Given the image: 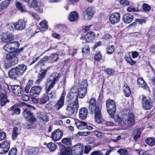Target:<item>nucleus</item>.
Listing matches in <instances>:
<instances>
[{"label": "nucleus", "mask_w": 155, "mask_h": 155, "mask_svg": "<svg viewBox=\"0 0 155 155\" xmlns=\"http://www.w3.org/2000/svg\"><path fill=\"white\" fill-rule=\"evenodd\" d=\"M17 153V149L13 148L11 149L8 153V155H16Z\"/></svg>", "instance_id": "obj_58"}, {"label": "nucleus", "mask_w": 155, "mask_h": 155, "mask_svg": "<svg viewBox=\"0 0 155 155\" xmlns=\"http://www.w3.org/2000/svg\"><path fill=\"white\" fill-rule=\"evenodd\" d=\"M95 34L93 31H90L84 36H81L80 39L83 41V43H87L93 40L95 38Z\"/></svg>", "instance_id": "obj_9"}, {"label": "nucleus", "mask_w": 155, "mask_h": 155, "mask_svg": "<svg viewBox=\"0 0 155 155\" xmlns=\"http://www.w3.org/2000/svg\"><path fill=\"white\" fill-rule=\"evenodd\" d=\"M40 25L41 27L45 29H47L48 28L47 22L46 20H43L40 23Z\"/></svg>", "instance_id": "obj_49"}, {"label": "nucleus", "mask_w": 155, "mask_h": 155, "mask_svg": "<svg viewBox=\"0 0 155 155\" xmlns=\"http://www.w3.org/2000/svg\"><path fill=\"white\" fill-rule=\"evenodd\" d=\"M10 148V142L8 141H4L1 143L0 148V154H4L7 153Z\"/></svg>", "instance_id": "obj_12"}, {"label": "nucleus", "mask_w": 155, "mask_h": 155, "mask_svg": "<svg viewBox=\"0 0 155 155\" xmlns=\"http://www.w3.org/2000/svg\"><path fill=\"white\" fill-rule=\"evenodd\" d=\"M95 13L94 8L92 7H88L86 10V12L83 15V19L85 20L91 19Z\"/></svg>", "instance_id": "obj_7"}, {"label": "nucleus", "mask_w": 155, "mask_h": 155, "mask_svg": "<svg viewBox=\"0 0 155 155\" xmlns=\"http://www.w3.org/2000/svg\"><path fill=\"white\" fill-rule=\"evenodd\" d=\"M120 15L119 13H113L109 16V21L111 24L115 25L120 21Z\"/></svg>", "instance_id": "obj_11"}, {"label": "nucleus", "mask_w": 155, "mask_h": 155, "mask_svg": "<svg viewBox=\"0 0 155 155\" xmlns=\"http://www.w3.org/2000/svg\"><path fill=\"white\" fill-rule=\"evenodd\" d=\"M117 152L119 153L120 155H126L127 151V150L124 149H121L117 151Z\"/></svg>", "instance_id": "obj_59"}, {"label": "nucleus", "mask_w": 155, "mask_h": 155, "mask_svg": "<svg viewBox=\"0 0 155 155\" xmlns=\"http://www.w3.org/2000/svg\"><path fill=\"white\" fill-rule=\"evenodd\" d=\"M23 115L24 117L29 122L32 123L36 121V119L32 113H31L29 109H24L23 112Z\"/></svg>", "instance_id": "obj_10"}, {"label": "nucleus", "mask_w": 155, "mask_h": 155, "mask_svg": "<svg viewBox=\"0 0 155 155\" xmlns=\"http://www.w3.org/2000/svg\"><path fill=\"white\" fill-rule=\"evenodd\" d=\"M75 124L78 128L80 130L86 128V127L87 126V123L81 120H77L76 121Z\"/></svg>", "instance_id": "obj_25"}, {"label": "nucleus", "mask_w": 155, "mask_h": 155, "mask_svg": "<svg viewBox=\"0 0 155 155\" xmlns=\"http://www.w3.org/2000/svg\"><path fill=\"white\" fill-rule=\"evenodd\" d=\"M60 76L59 74L56 73H52L50 77L48 79L46 84V93H48V96L51 98H52L55 95L54 92H52V91L48 93L50 90L52 89L56 83L58 81Z\"/></svg>", "instance_id": "obj_1"}, {"label": "nucleus", "mask_w": 155, "mask_h": 155, "mask_svg": "<svg viewBox=\"0 0 155 155\" xmlns=\"http://www.w3.org/2000/svg\"><path fill=\"white\" fill-rule=\"evenodd\" d=\"M111 117L114 118L115 122L119 123H121L122 121L121 118L117 115H116L114 116L113 115V117Z\"/></svg>", "instance_id": "obj_52"}, {"label": "nucleus", "mask_w": 155, "mask_h": 155, "mask_svg": "<svg viewBox=\"0 0 155 155\" xmlns=\"http://www.w3.org/2000/svg\"><path fill=\"white\" fill-rule=\"evenodd\" d=\"M78 95L76 96L78 100V97L80 98H83L84 97L87 92V90L78 89Z\"/></svg>", "instance_id": "obj_30"}, {"label": "nucleus", "mask_w": 155, "mask_h": 155, "mask_svg": "<svg viewBox=\"0 0 155 155\" xmlns=\"http://www.w3.org/2000/svg\"><path fill=\"white\" fill-rule=\"evenodd\" d=\"M82 52L83 55L84 57H86L87 55H88L90 52V48L88 46H86L82 50Z\"/></svg>", "instance_id": "obj_42"}, {"label": "nucleus", "mask_w": 155, "mask_h": 155, "mask_svg": "<svg viewBox=\"0 0 155 155\" xmlns=\"http://www.w3.org/2000/svg\"><path fill=\"white\" fill-rule=\"evenodd\" d=\"M78 91L77 87L76 86H73L70 89L69 93L67 95V98H68L70 100H72L76 96V92Z\"/></svg>", "instance_id": "obj_19"}, {"label": "nucleus", "mask_w": 155, "mask_h": 155, "mask_svg": "<svg viewBox=\"0 0 155 155\" xmlns=\"http://www.w3.org/2000/svg\"><path fill=\"white\" fill-rule=\"evenodd\" d=\"M79 108L78 100L70 103L67 108V112L69 115L74 114Z\"/></svg>", "instance_id": "obj_6"}, {"label": "nucleus", "mask_w": 155, "mask_h": 155, "mask_svg": "<svg viewBox=\"0 0 155 155\" xmlns=\"http://www.w3.org/2000/svg\"><path fill=\"white\" fill-rule=\"evenodd\" d=\"M19 43L18 41L12 42L7 43L4 46V49L8 52H14L19 47Z\"/></svg>", "instance_id": "obj_5"}, {"label": "nucleus", "mask_w": 155, "mask_h": 155, "mask_svg": "<svg viewBox=\"0 0 155 155\" xmlns=\"http://www.w3.org/2000/svg\"><path fill=\"white\" fill-rule=\"evenodd\" d=\"M49 56H45L43 58L42 60H40L38 62V64L40 65L41 64H43L44 62L48 61L49 62Z\"/></svg>", "instance_id": "obj_57"}, {"label": "nucleus", "mask_w": 155, "mask_h": 155, "mask_svg": "<svg viewBox=\"0 0 155 155\" xmlns=\"http://www.w3.org/2000/svg\"><path fill=\"white\" fill-rule=\"evenodd\" d=\"M62 135V132L59 129H57L52 133L51 138L53 141H58L61 138Z\"/></svg>", "instance_id": "obj_14"}, {"label": "nucleus", "mask_w": 155, "mask_h": 155, "mask_svg": "<svg viewBox=\"0 0 155 155\" xmlns=\"http://www.w3.org/2000/svg\"><path fill=\"white\" fill-rule=\"evenodd\" d=\"M127 12H137L138 10L137 8H134L132 6H129L127 8Z\"/></svg>", "instance_id": "obj_60"}, {"label": "nucleus", "mask_w": 155, "mask_h": 155, "mask_svg": "<svg viewBox=\"0 0 155 155\" xmlns=\"http://www.w3.org/2000/svg\"><path fill=\"white\" fill-rule=\"evenodd\" d=\"M14 39L13 35L12 33L8 32H5L3 33L1 37L2 41L5 42L11 41Z\"/></svg>", "instance_id": "obj_15"}, {"label": "nucleus", "mask_w": 155, "mask_h": 155, "mask_svg": "<svg viewBox=\"0 0 155 155\" xmlns=\"http://www.w3.org/2000/svg\"><path fill=\"white\" fill-rule=\"evenodd\" d=\"M120 3L123 6H127L129 5V2L127 0H120Z\"/></svg>", "instance_id": "obj_53"}, {"label": "nucleus", "mask_w": 155, "mask_h": 155, "mask_svg": "<svg viewBox=\"0 0 155 155\" xmlns=\"http://www.w3.org/2000/svg\"><path fill=\"white\" fill-rule=\"evenodd\" d=\"M46 73V71L45 70H42L40 71V72L38 74V79L36 81L37 83H39L44 78Z\"/></svg>", "instance_id": "obj_33"}, {"label": "nucleus", "mask_w": 155, "mask_h": 155, "mask_svg": "<svg viewBox=\"0 0 155 155\" xmlns=\"http://www.w3.org/2000/svg\"><path fill=\"white\" fill-rule=\"evenodd\" d=\"M11 88L13 93L15 95L20 96L22 95L23 90L20 86L18 85L11 86Z\"/></svg>", "instance_id": "obj_17"}, {"label": "nucleus", "mask_w": 155, "mask_h": 155, "mask_svg": "<svg viewBox=\"0 0 155 155\" xmlns=\"http://www.w3.org/2000/svg\"><path fill=\"white\" fill-rule=\"evenodd\" d=\"M97 101L94 98H91L89 102V109L93 112L94 111V117L95 121L99 123L101 122V110L98 106H96Z\"/></svg>", "instance_id": "obj_2"}, {"label": "nucleus", "mask_w": 155, "mask_h": 155, "mask_svg": "<svg viewBox=\"0 0 155 155\" xmlns=\"http://www.w3.org/2000/svg\"><path fill=\"white\" fill-rule=\"evenodd\" d=\"M130 54V52L127 54L125 56V58L127 62L129 63L131 65H133L135 64L136 61L132 59Z\"/></svg>", "instance_id": "obj_31"}, {"label": "nucleus", "mask_w": 155, "mask_h": 155, "mask_svg": "<svg viewBox=\"0 0 155 155\" xmlns=\"http://www.w3.org/2000/svg\"><path fill=\"white\" fill-rule=\"evenodd\" d=\"M102 56L100 52L96 53L94 56V60L96 61H99L101 59Z\"/></svg>", "instance_id": "obj_55"}, {"label": "nucleus", "mask_w": 155, "mask_h": 155, "mask_svg": "<svg viewBox=\"0 0 155 155\" xmlns=\"http://www.w3.org/2000/svg\"><path fill=\"white\" fill-rule=\"evenodd\" d=\"M105 72L107 74L110 75H113L114 73V70L110 68L105 69Z\"/></svg>", "instance_id": "obj_56"}, {"label": "nucleus", "mask_w": 155, "mask_h": 155, "mask_svg": "<svg viewBox=\"0 0 155 155\" xmlns=\"http://www.w3.org/2000/svg\"><path fill=\"white\" fill-rule=\"evenodd\" d=\"M21 95V98L23 101H27L29 100V97L28 95L25 94H23Z\"/></svg>", "instance_id": "obj_62"}, {"label": "nucleus", "mask_w": 155, "mask_h": 155, "mask_svg": "<svg viewBox=\"0 0 155 155\" xmlns=\"http://www.w3.org/2000/svg\"><path fill=\"white\" fill-rule=\"evenodd\" d=\"M94 134L98 137L101 138L104 136V134L96 130L94 132Z\"/></svg>", "instance_id": "obj_54"}, {"label": "nucleus", "mask_w": 155, "mask_h": 155, "mask_svg": "<svg viewBox=\"0 0 155 155\" xmlns=\"http://www.w3.org/2000/svg\"><path fill=\"white\" fill-rule=\"evenodd\" d=\"M91 149L90 146H85L84 153L85 154L88 153L90 151Z\"/></svg>", "instance_id": "obj_63"}, {"label": "nucleus", "mask_w": 155, "mask_h": 155, "mask_svg": "<svg viewBox=\"0 0 155 155\" xmlns=\"http://www.w3.org/2000/svg\"><path fill=\"white\" fill-rule=\"evenodd\" d=\"M6 28L8 30L12 31L15 28L16 29L15 24L14 23H10L6 25Z\"/></svg>", "instance_id": "obj_44"}, {"label": "nucleus", "mask_w": 155, "mask_h": 155, "mask_svg": "<svg viewBox=\"0 0 155 155\" xmlns=\"http://www.w3.org/2000/svg\"><path fill=\"white\" fill-rule=\"evenodd\" d=\"M88 111L86 108H81L79 111V117L81 120H84L87 117Z\"/></svg>", "instance_id": "obj_22"}, {"label": "nucleus", "mask_w": 155, "mask_h": 155, "mask_svg": "<svg viewBox=\"0 0 155 155\" xmlns=\"http://www.w3.org/2000/svg\"><path fill=\"white\" fill-rule=\"evenodd\" d=\"M15 68L19 75L23 74L26 69V66L24 64L19 65Z\"/></svg>", "instance_id": "obj_27"}, {"label": "nucleus", "mask_w": 155, "mask_h": 155, "mask_svg": "<svg viewBox=\"0 0 155 155\" xmlns=\"http://www.w3.org/2000/svg\"><path fill=\"white\" fill-rule=\"evenodd\" d=\"M41 88L39 86H34L32 87L30 91V94L32 96L36 97L40 93Z\"/></svg>", "instance_id": "obj_21"}, {"label": "nucleus", "mask_w": 155, "mask_h": 155, "mask_svg": "<svg viewBox=\"0 0 155 155\" xmlns=\"http://www.w3.org/2000/svg\"><path fill=\"white\" fill-rule=\"evenodd\" d=\"M9 4L8 1H5L3 2L2 3L0 4V11L1 12Z\"/></svg>", "instance_id": "obj_45"}, {"label": "nucleus", "mask_w": 155, "mask_h": 155, "mask_svg": "<svg viewBox=\"0 0 155 155\" xmlns=\"http://www.w3.org/2000/svg\"><path fill=\"white\" fill-rule=\"evenodd\" d=\"M133 18V16L130 14H126L123 16L124 21L126 23H130L132 21Z\"/></svg>", "instance_id": "obj_32"}, {"label": "nucleus", "mask_w": 155, "mask_h": 155, "mask_svg": "<svg viewBox=\"0 0 155 155\" xmlns=\"http://www.w3.org/2000/svg\"><path fill=\"white\" fill-rule=\"evenodd\" d=\"M78 18V13L75 11L70 12L68 16V19L71 21L74 22L76 21Z\"/></svg>", "instance_id": "obj_24"}, {"label": "nucleus", "mask_w": 155, "mask_h": 155, "mask_svg": "<svg viewBox=\"0 0 155 155\" xmlns=\"http://www.w3.org/2000/svg\"><path fill=\"white\" fill-rule=\"evenodd\" d=\"M49 62L53 63L56 62L58 58V55L56 53L52 54L49 56Z\"/></svg>", "instance_id": "obj_35"}, {"label": "nucleus", "mask_w": 155, "mask_h": 155, "mask_svg": "<svg viewBox=\"0 0 155 155\" xmlns=\"http://www.w3.org/2000/svg\"><path fill=\"white\" fill-rule=\"evenodd\" d=\"M145 143L149 145L153 146L155 144V139L153 138H149L145 140Z\"/></svg>", "instance_id": "obj_39"}, {"label": "nucleus", "mask_w": 155, "mask_h": 155, "mask_svg": "<svg viewBox=\"0 0 155 155\" xmlns=\"http://www.w3.org/2000/svg\"><path fill=\"white\" fill-rule=\"evenodd\" d=\"M16 6L21 12H24L26 11V9L25 6L22 5L21 3L18 2H16Z\"/></svg>", "instance_id": "obj_38"}, {"label": "nucleus", "mask_w": 155, "mask_h": 155, "mask_svg": "<svg viewBox=\"0 0 155 155\" xmlns=\"http://www.w3.org/2000/svg\"><path fill=\"white\" fill-rule=\"evenodd\" d=\"M112 38V37L111 35L108 34H106L102 38V39L103 40H110Z\"/></svg>", "instance_id": "obj_61"}, {"label": "nucleus", "mask_w": 155, "mask_h": 155, "mask_svg": "<svg viewBox=\"0 0 155 155\" xmlns=\"http://www.w3.org/2000/svg\"><path fill=\"white\" fill-rule=\"evenodd\" d=\"M142 106L145 110H148L150 109L152 107V102L151 100L146 97L143 95L142 96Z\"/></svg>", "instance_id": "obj_8"}, {"label": "nucleus", "mask_w": 155, "mask_h": 155, "mask_svg": "<svg viewBox=\"0 0 155 155\" xmlns=\"http://www.w3.org/2000/svg\"><path fill=\"white\" fill-rule=\"evenodd\" d=\"M60 155H73L71 148L62 146L61 149Z\"/></svg>", "instance_id": "obj_20"}, {"label": "nucleus", "mask_w": 155, "mask_h": 155, "mask_svg": "<svg viewBox=\"0 0 155 155\" xmlns=\"http://www.w3.org/2000/svg\"><path fill=\"white\" fill-rule=\"evenodd\" d=\"M27 20L25 19H21L15 24L16 29L21 30L25 28Z\"/></svg>", "instance_id": "obj_18"}, {"label": "nucleus", "mask_w": 155, "mask_h": 155, "mask_svg": "<svg viewBox=\"0 0 155 155\" xmlns=\"http://www.w3.org/2000/svg\"><path fill=\"white\" fill-rule=\"evenodd\" d=\"M65 94L66 93L64 90L62 94L61 97L57 103L54 105V108L56 109L57 110H59L63 106Z\"/></svg>", "instance_id": "obj_16"}, {"label": "nucleus", "mask_w": 155, "mask_h": 155, "mask_svg": "<svg viewBox=\"0 0 155 155\" xmlns=\"http://www.w3.org/2000/svg\"><path fill=\"white\" fill-rule=\"evenodd\" d=\"M61 142L63 143L68 145H71V139L69 138H65L61 140Z\"/></svg>", "instance_id": "obj_46"}, {"label": "nucleus", "mask_w": 155, "mask_h": 155, "mask_svg": "<svg viewBox=\"0 0 155 155\" xmlns=\"http://www.w3.org/2000/svg\"><path fill=\"white\" fill-rule=\"evenodd\" d=\"M44 8L43 4L42 3H39L38 4L36 7L35 9L37 11L42 13L43 12V9Z\"/></svg>", "instance_id": "obj_43"}, {"label": "nucleus", "mask_w": 155, "mask_h": 155, "mask_svg": "<svg viewBox=\"0 0 155 155\" xmlns=\"http://www.w3.org/2000/svg\"><path fill=\"white\" fill-rule=\"evenodd\" d=\"M91 155H103V154L100 151H96L92 152L91 154Z\"/></svg>", "instance_id": "obj_64"}, {"label": "nucleus", "mask_w": 155, "mask_h": 155, "mask_svg": "<svg viewBox=\"0 0 155 155\" xmlns=\"http://www.w3.org/2000/svg\"><path fill=\"white\" fill-rule=\"evenodd\" d=\"M123 92L125 95L126 97H128L130 94V90L126 83H124V86H123Z\"/></svg>", "instance_id": "obj_34"}, {"label": "nucleus", "mask_w": 155, "mask_h": 155, "mask_svg": "<svg viewBox=\"0 0 155 155\" xmlns=\"http://www.w3.org/2000/svg\"><path fill=\"white\" fill-rule=\"evenodd\" d=\"M71 149L75 155H81L83 153L84 147L81 144L78 143L74 146Z\"/></svg>", "instance_id": "obj_13"}, {"label": "nucleus", "mask_w": 155, "mask_h": 155, "mask_svg": "<svg viewBox=\"0 0 155 155\" xmlns=\"http://www.w3.org/2000/svg\"><path fill=\"white\" fill-rule=\"evenodd\" d=\"M8 75L9 77L11 78L15 79L19 75L18 73L15 68L10 69L8 72Z\"/></svg>", "instance_id": "obj_28"}, {"label": "nucleus", "mask_w": 155, "mask_h": 155, "mask_svg": "<svg viewBox=\"0 0 155 155\" xmlns=\"http://www.w3.org/2000/svg\"><path fill=\"white\" fill-rule=\"evenodd\" d=\"M107 53L109 54H112L114 51V46L112 45L111 46H109L107 48Z\"/></svg>", "instance_id": "obj_51"}, {"label": "nucleus", "mask_w": 155, "mask_h": 155, "mask_svg": "<svg viewBox=\"0 0 155 155\" xmlns=\"http://www.w3.org/2000/svg\"><path fill=\"white\" fill-rule=\"evenodd\" d=\"M87 82L86 80H83L80 83L78 89L87 90Z\"/></svg>", "instance_id": "obj_41"}, {"label": "nucleus", "mask_w": 155, "mask_h": 155, "mask_svg": "<svg viewBox=\"0 0 155 155\" xmlns=\"http://www.w3.org/2000/svg\"><path fill=\"white\" fill-rule=\"evenodd\" d=\"M18 59L13 53L8 54L6 57L5 66L9 67L11 65H15L18 63Z\"/></svg>", "instance_id": "obj_3"}, {"label": "nucleus", "mask_w": 155, "mask_h": 155, "mask_svg": "<svg viewBox=\"0 0 155 155\" xmlns=\"http://www.w3.org/2000/svg\"><path fill=\"white\" fill-rule=\"evenodd\" d=\"M18 130V128L17 127H15L13 129L12 137V139L14 140L16 139L18 134L17 131Z\"/></svg>", "instance_id": "obj_48"}, {"label": "nucleus", "mask_w": 155, "mask_h": 155, "mask_svg": "<svg viewBox=\"0 0 155 155\" xmlns=\"http://www.w3.org/2000/svg\"><path fill=\"white\" fill-rule=\"evenodd\" d=\"M107 111L111 117L113 116L116 110V106L114 102L112 100H108L106 102Z\"/></svg>", "instance_id": "obj_4"}, {"label": "nucleus", "mask_w": 155, "mask_h": 155, "mask_svg": "<svg viewBox=\"0 0 155 155\" xmlns=\"http://www.w3.org/2000/svg\"><path fill=\"white\" fill-rule=\"evenodd\" d=\"M137 84L141 87L147 90L148 87L147 84L144 81L143 79L141 78H139L137 80Z\"/></svg>", "instance_id": "obj_29"}, {"label": "nucleus", "mask_w": 155, "mask_h": 155, "mask_svg": "<svg viewBox=\"0 0 155 155\" xmlns=\"http://www.w3.org/2000/svg\"><path fill=\"white\" fill-rule=\"evenodd\" d=\"M32 83L33 81L32 80H30L28 81L26 86L25 87V91L26 93H29V90L30 87L31 86Z\"/></svg>", "instance_id": "obj_47"}, {"label": "nucleus", "mask_w": 155, "mask_h": 155, "mask_svg": "<svg viewBox=\"0 0 155 155\" xmlns=\"http://www.w3.org/2000/svg\"><path fill=\"white\" fill-rule=\"evenodd\" d=\"M46 146L51 151H55L58 147L57 146L52 142L48 143L47 144Z\"/></svg>", "instance_id": "obj_36"}, {"label": "nucleus", "mask_w": 155, "mask_h": 155, "mask_svg": "<svg viewBox=\"0 0 155 155\" xmlns=\"http://www.w3.org/2000/svg\"><path fill=\"white\" fill-rule=\"evenodd\" d=\"M48 93L44 94L43 96L40 99V101L41 104H45L48 101L49 97L48 96Z\"/></svg>", "instance_id": "obj_37"}, {"label": "nucleus", "mask_w": 155, "mask_h": 155, "mask_svg": "<svg viewBox=\"0 0 155 155\" xmlns=\"http://www.w3.org/2000/svg\"><path fill=\"white\" fill-rule=\"evenodd\" d=\"M6 92L5 91H2L0 95L1 97V106H3L8 102L6 99Z\"/></svg>", "instance_id": "obj_26"}, {"label": "nucleus", "mask_w": 155, "mask_h": 155, "mask_svg": "<svg viewBox=\"0 0 155 155\" xmlns=\"http://www.w3.org/2000/svg\"><path fill=\"white\" fill-rule=\"evenodd\" d=\"M140 134V130L138 129L134 130L133 133V136L134 138V140H136L139 138Z\"/></svg>", "instance_id": "obj_40"}, {"label": "nucleus", "mask_w": 155, "mask_h": 155, "mask_svg": "<svg viewBox=\"0 0 155 155\" xmlns=\"http://www.w3.org/2000/svg\"><path fill=\"white\" fill-rule=\"evenodd\" d=\"M134 114L132 113H130L127 117L126 121V123L129 126L133 125L134 123Z\"/></svg>", "instance_id": "obj_23"}, {"label": "nucleus", "mask_w": 155, "mask_h": 155, "mask_svg": "<svg viewBox=\"0 0 155 155\" xmlns=\"http://www.w3.org/2000/svg\"><path fill=\"white\" fill-rule=\"evenodd\" d=\"M142 8L143 10L145 12L149 11L151 9V7L148 4L144 3L142 5Z\"/></svg>", "instance_id": "obj_50"}]
</instances>
